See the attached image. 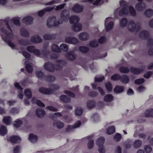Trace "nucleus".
I'll return each instance as SVG.
<instances>
[{
	"mask_svg": "<svg viewBox=\"0 0 153 153\" xmlns=\"http://www.w3.org/2000/svg\"><path fill=\"white\" fill-rule=\"evenodd\" d=\"M69 11L66 9L61 11L60 14L61 19L59 21L56 20V17L53 16L50 17L47 21V25L49 28L57 27L59 25L63 23L64 21L68 20L69 18Z\"/></svg>",
	"mask_w": 153,
	"mask_h": 153,
	"instance_id": "nucleus-1",
	"label": "nucleus"
},
{
	"mask_svg": "<svg viewBox=\"0 0 153 153\" xmlns=\"http://www.w3.org/2000/svg\"><path fill=\"white\" fill-rule=\"evenodd\" d=\"M5 25L7 26V29L10 31L9 32L4 27H1V25L0 24V28L2 33L1 34L2 38L3 40L6 43H7L12 49L16 47L15 44L12 42L11 40L13 38V36L12 33V31L11 28L8 22H7L5 24Z\"/></svg>",
	"mask_w": 153,
	"mask_h": 153,
	"instance_id": "nucleus-2",
	"label": "nucleus"
},
{
	"mask_svg": "<svg viewBox=\"0 0 153 153\" xmlns=\"http://www.w3.org/2000/svg\"><path fill=\"white\" fill-rule=\"evenodd\" d=\"M79 19L77 16L73 15L70 17L69 22L71 24H73L72 30L75 32L80 31L82 28V25L79 22Z\"/></svg>",
	"mask_w": 153,
	"mask_h": 153,
	"instance_id": "nucleus-3",
	"label": "nucleus"
},
{
	"mask_svg": "<svg viewBox=\"0 0 153 153\" xmlns=\"http://www.w3.org/2000/svg\"><path fill=\"white\" fill-rule=\"evenodd\" d=\"M140 27L139 23L136 24L134 21L132 20L129 22L128 25V30L131 33H137L139 31Z\"/></svg>",
	"mask_w": 153,
	"mask_h": 153,
	"instance_id": "nucleus-4",
	"label": "nucleus"
},
{
	"mask_svg": "<svg viewBox=\"0 0 153 153\" xmlns=\"http://www.w3.org/2000/svg\"><path fill=\"white\" fill-rule=\"evenodd\" d=\"M84 7L83 5H80L78 3L75 4L72 8L73 12L76 13H81L83 11Z\"/></svg>",
	"mask_w": 153,
	"mask_h": 153,
	"instance_id": "nucleus-5",
	"label": "nucleus"
},
{
	"mask_svg": "<svg viewBox=\"0 0 153 153\" xmlns=\"http://www.w3.org/2000/svg\"><path fill=\"white\" fill-rule=\"evenodd\" d=\"M53 91V90L51 88H45L42 87L39 89V93L45 95L52 94Z\"/></svg>",
	"mask_w": 153,
	"mask_h": 153,
	"instance_id": "nucleus-6",
	"label": "nucleus"
},
{
	"mask_svg": "<svg viewBox=\"0 0 153 153\" xmlns=\"http://www.w3.org/2000/svg\"><path fill=\"white\" fill-rule=\"evenodd\" d=\"M65 41L67 43L74 45H76L79 42V41L76 38L71 36L66 37L65 39Z\"/></svg>",
	"mask_w": 153,
	"mask_h": 153,
	"instance_id": "nucleus-7",
	"label": "nucleus"
},
{
	"mask_svg": "<svg viewBox=\"0 0 153 153\" xmlns=\"http://www.w3.org/2000/svg\"><path fill=\"white\" fill-rule=\"evenodd\" d=\"M44 68L46 70L50 72H54L55 70L54 64L49 61L47 62L45 64Z\"/></svg>",
	"mask_w": 153,
	"mask_h": 153,
	"instance_id": "nucleus-8",
	"label": "nucleus"
},
{
	"mask_svg": "<svg viewBox=\"0 0 153 153\" xmlns=\"http://www.w3.org/2000/svg\"><path fill=\"white\" fill-rule=\"evenodd\" d=\"M7 141L13 143H19L21 140V139L19 137L14 135L11 136L9 138H7Z\"/></svg>",
	"mask_w": 153,
	"mask_h": 153,
	"instance_id": "nucleus-9",
	"label": "nucleus"
},
{
	"mask_svg": "<svg viewBox=\"0 0 153 153\" xmlns=\"http://www.w3.org/2000/svg\"><path fill=\"white\" fill-rule=\"evenodd\" d=\"M81 125V121L78 120L76 121L73 126L69 125L65 129V131L66 132L72 131L75 128L79 127Z\"/></svg>",
	"mask_w": 153,
	"mask_h": 153,
	"instance_id": "nucleus-10",
	"label": "nucleus"
},
{
	"mask_svg": "<svg viewBox=\"0 0 153 153\" xmlns=\"http://www.w3.org/2000/svg\"><path fill=\"white\" fill-rule=\"evenodd\" d=\"M146 7V4L144 2H139L136 4L135 8L137 11H141L144 10Z\"/></svg>",
	"mask_w": 153,
	"mask_h": 153,
	"instance_id": "nucleus-11",
	"label": "nucleus"
},
{
	"mask_svg": "<svg viewBox=\"0 0 153 153\" xmlns=\"http://www.w3.org/2000/svg\"><path fill=\"white\" fill-rule=\"evenodd\" d=\"M78 37L80 40L85 41L89 39V36L87 33L82 32L78 34Z\"/></svg>",
	"mask_w": 153,
	"mask_h": 153,
	"instance_id": "nucleus-12",
	"label": "nucleus"
},
{
	"mask_svg": "<svg viewBox=\"0 0 153 153\" xmlns=\"http://www.w3.org/2000/svg\"><path fill=\"white\" fill-rule=\"evenodd\" d=\"M131 72L133 74L138 75L142 73L144 71V69L143 68H134L133 67H130V69Z\"/></svg>",
	"mask_w": 153,
	"mask_h": 153,
	"instance_id": "nucleus-13",
	"label": "nucleus"
},
{
	"mask_svg": "<svg viewBox=\"0 0 153 153\" xmlns=\"http://www.w3.org/2000/svg\"><path fill=\"white\" fill-rule=\"evenodd\" d=\"M35 114L38 117L42 118L45 115V112L44 109L37 108L36 110Z\"/></svg>",
	"mask_w": 153,
	"mask_h": 153,
	"instance_id": "nucleus-14",
	"label": "nucleus"
},
{
	"mask_svg": "<svg viewBox=\"0 0 153 153\" xmlns=\"http://www.w3.org/2000/svg\"><path fill=\"white\" fill-rule=\"evenodd\" d=\"M33 21V18L30 16H27L24 18L22 19L23 23L26 25H30L31 24Z\"/></svg>",
	"mask_w": 153,
	"mask_h": 153,
	"instance_id": "nucleus-15",
	"label": "nucleus"
},
{
	"mask_svg": "<svg viewBox=\"0 0 153 153\" xmlns=\"http://www.w3.org/2000/svg\"><path fill=\"white\" fill-rule=\"evenodd\" d=\"M65 58L70 61H74L76 58V56L72 51H68L65 55Z\"/></svg>",
	"mask_w": 153,
	"mask_h": 153,
	"instance_id": "nucleus-16",
	"label": "nucleus"
},
{
	"mask_svg": "<svg viewBox=\"0 0 153 153\" xmlns=\"http://www.w3.org/2000/svg\"><path fill=\"white\" fill-rule=\"evenodd\" d=\"M30 41L33 43H39L42 42V39L39 36L35 35L30 38Z\"/></svg>",
	"mask_w": 153,
	"mask_h": 153,
	"instance_id": "nucleus-17",
	"label": "nucleus"
},
{
	"mask_svg": "<svg viewBox=\"0 0 153 153\" xmlns=\"http://www.w3.org/2000/svg\"><path fill=\"white\" fill-rule=\"evenodd\" d=\"M109 17H108L106 18V20L105 21V27L106 30V31H108L111 30L113 28L114 26V23L113 22L111 21L109 22L106 26H105V25L106 23V22L107 20L109 19Z\"/></svg>",
	"mask_w": 153,
	"mask_h": 153,
	"instance_id": "nucleus-18",
	"label": "nucleus"
},
{
	"mask_svg": "<svg viewBox=\"0 0 153 153\" xmlns=\"http://www.w3.org/2000/svg\"><path fill=\"white\" fill-rule=\"evenodd\" d=\"M149 36V32L145 30L141 31L139 34V37L143 39H147Z\"/></svg>",
	"mask_w": 153,
	"mask_h": 153,
	"instance_id": "nucleus-19",
	"label": "nucleus"
},
{
	"mask_svg": "<svg viewBox=\"0 0 153 153\" xmlns=\"http://www.w3.org/2000/svg\"><path fill=\"white\" fill-rule=\"evenodd\" d=\"M37 77L38 79L41 80H44L46 75L42 72L41 71H37L36 73Z\"/></svg>",
	"mask_w": 153,
	"mask_h": 153,
	"instance_id": "nucleus-20",
	"label": "nucleus"
},
{
	"mask_svg": "<svg viewBox=\"0 0 153 153\" xmlns=\"http://www.w3.org/2000/svg\"><path fill=\"white\" fill-rule=\"evenodd\" d=\"M128 13V8L124 6L119 12V15L120 16H123L125 15H127Z\"/></svg>",
	"mask_w": 153,
	"mask_h": 153,
	"instance_id": "nucleus-21",
	"label": "nucleus"
},
{
	"mask_svg": "<svg viewBox=\"0 0 153 153\" xmlns=\"http://www.w3.org/2000/svg\"><path fill=\"white\" fill-rule=\"evenodd\" d=\"M55 77L51 75H46L45 81L49 83H52L56 80Z\"/></svg>",
	"mask_w": 153,
	"mask_h": 153,
	"instance_id": "nucleus-22",
	"label": "nucleus"
},
{
	"mask_svg": "<svg viewBox=\"0 0 153 153\" xmlns=\"http://www.w3.org/2000/svg\"><path fill=\"white\" fill-rule=\"evenodd\" d=\"M53 126L54 127H56L60 129L64 127V124L61 121L57 120L53 122Z\"/></svg>",
	"mask_w": 153,
	"mask_h": 153,
	"instance_id": "nucleus-23",
	"label": "nucleus"
},
{
	"mask_svg": "<svg viewBox=\"0 0 153 153\" xmlns=\"http://www.w3.org/2000/svg\"><path fill=\"white\" fill-rule=\"evenodd\" d=\"M38 137L37 135H35L33 134H30L28 137L29 141L31 143H35L38 140Z\"/></svg>",
	"mask_w": 153,
	"mask_h": 153,
	"instance_id": "nucleus-24",
	"label": "nucleus"
},
{
	"mask_svg": "<svg viewBox=\"0 0 153 153\" xmlns=\"http://www.w3.org/2000/svg\"><path fill=\"white\" fill-rule=\"evenodd\" d=\"M120 80L124 84L128 83L130 81L129 77L126 75L120 76Z\"/></svg>",
	"mask_w": 153,
	"mask_h": 153,
	"instance_id": "nucleus-25",
	"label": "nucleus"
},
{
	"mask_svg": "<svg viewBox=\"0 0 153 153\" xmlns=\"http://www.w3.org/2000/svg\"><path fill=\"white\" fill-rule=\"evenodd\" d=\"M145 16L147 18H150L153 16V10L151 9L146 10L144 13Z\"/></svg>",
	"mask_w": 153,
	"mask_h": 153,
	"instance_id": "nucleus-26",
	"label": "nucleus"
},
{
	"mask_svg": "<svg viewBox=\"0 0 153 153\" xmlns=\"http://www.w3.org/2000/svg\"><path fill=\"white\" fill-rule=\"evenodd\" d=\"M105 141L104 137H101L97 139L96 144L98 146H103Z\"/></svg>",
	"mask_w": 153,
	"mask_h": 153,
	"instance_id": "nucleus-27",
	"label": "nucleus"
},
{
	"mask_svg": "<svg viewBox=\"0 0 153 153\" xmlns=\"http://www.w3.org/2000/svg\"><path fill=\"white\" fill-rule=\"evenodd\" d=\"M60 100L65 103H68L70 102L71 100L70 98L66 95L62 94L59 97Z\"/></svg>",
	"mask_w": 153,
	"mask_h": 153,
	"instance_id": "nucleus-28",
	"label": "nucleus"
},
{
	"mask_svg": "<svg viewBox=\"0 0 153 153\" xmlns=\"http://www.w3.org/2000/svg\"><path fill=\"white\" fill-rule=\"evenodd\" d=\"M96 102L94 100H88L87 102V107L88 109H91L95 106Z\"/></svg>",
	"mask_w": 153,
	"mask_h": 153,
	"instance_id": "nucleus-29",
	"label": "nucleus"
},
{
	"mask_svg": "<svg viewBox=\"0 0 153 153\" xmlns=\"http://www.w3.org/2000/svg\"><path fill=\"white\" fill-rule=\"evenodd\" d=\"M142 144V142L141 140H137L133 142V145L134 148L137 149L140 148Z\"/></svg>",
	"mask_w": 153,
	"mask_h": 153,
	"instance_id": "nucleus-30",
	"label": "nucleus"
},
{
	"mask_svg": "<svg viewBox=\"0 0 153 153\" xmlns=\"http://www.w3.org/2000/svg\"><path fill=\"white\" fill-rule=\"evenodd\" d=\"M20 34L22 37H28L29 36V33L25 29L22 28L20 30Z\"/></svg>",
	"mask_w": 153,
	"mask_h": 153,
	"instance_id": "nucleus-31",
	"label": "nucleus"
},
{
	"mask_svg": "<svg viewBox=\"0 0 153 153\" xmlns=\"http://www.w3.org/2000/svg\"><path fill=\"white\" fill-rule=\"evenodd\" d=\"M51 51L53 52L60 53L61 52V50L56 44H54L52 45L51 47Z\"/></svg>",
	"mask_w": 153,
	"mask_h": 153,
	"instance_id": "nucleus-32",
	"label": "nucleus"
},
{
	"mask_svg": "<svg viewBox=\"0 0 153 153\" xmlns=\"http://www.w3.org/2000/svg\"><path fill=\"white\" fill-rule=\"evenodd\" d=\"M99 45L95 39L90 41L88 46L92 48H95L98 47Z\"/></svg>",
	"mask_w": 153,
	"mask_h": 153,
	"instance_id": "nucleus-33",
	"label": "nucleus"
},
{
	"mask_svg": "<svg viewBox=\"0 0 153 153\" xmlns=\"http://www.w3.org/2000/svg\"><path fill=\"white\" fill-rule=\"evenodd\" d=\"M128 23V20L126 18H123L120 20V26L121 27H124L126 26Z\"/></svg>",
	"mask_w": 153,
	"mask_h": 153,
	"instance_id": "nucleus-34",
	"label": "nucleus"
},
{
	"mask_svg": "<svg viewBox=\"0 0 153 153\" xmlns=\"http://www.w3.org/2000/svg\"><path fill=\"white\" fill-rule=\"evenodd\" d=\"M124 89L123 86H116L114 89V91L116 93H120L123 92Z\"/></svg>",
	"mask_w": 153,
	"mask_h": 153,
	"instance_id": "nucleus-35",
	"label": "nucleus"
},
{
	"mask_svg": "<svg viewBox=\"0 0 153 153\" xmlns=\"http://www.w3.org/2000/svg\"><path fill=\"white\" fill-rule=\"evenodd\" d=\"M3 121L6 125H10L11 122V118L9 116H5L4 117Z\"/></svg>",
	"mask_w": 153,
	"mask_h": 153,
	"instance_id": "nucleus-36",
	"label": "nucleus"
},
{
	"mask_svg": "<svg viewBox=\"0 0 153 153\" xmlns=\"http://www.w3.org/2000/svg\"><path fill=\"white\" fill-rule=\"evenodd\" d=\"M105 88L108 93H110L112 90V85L110 82H106L105 84Z\"/></svg>",
	"mask_w": 153,
	"mask_h": 153,
	"instance_id": "nucleus-37",
	"label": "nucleus"
},
{
	"mask_svg": "<svg viewBox=\"0 0 153 153\" xmlns=\"http://www.w3.org/2000/svg\"><path fill=\"white\" fill-rule=\"evenodd\" d=\"M7 133L6 127L4 125H1L0 127V134L4 136Z\"/></svg>",
	"mask_w": 153,
	"mask_h": 153,
	"instance_id": "nucleus-38",
	"label": "nucleus"
},
{
	"mask_svg": "<svg viewBox=\"0 0 153 153\" xmlns=\"http://www.w3.org/2000/svg\"><path fill=\"white\" fill-rule=\"evenodd\" d=\"M145 116L147 117H153V108L146 110L145 112Z\"/></svg>",
	"mask_w": 153,
	"mask_h": 153,
	"instance_id": "nucleus-39",
	"label": "nucleus"
},
{
	"mask_svg": "<svg viewBox=\"0 0 153 153\" xmlns=\"http://www.w3.org/2000/svg\"><path fill=\"white\" fill-rule=\"evenodd\" d=\"M114 98L112 94H107L104 97V100L106 102H109L112 101Z\"/></svg>",
	"mask_w": 153,
	"mask_h": 153,
	"instance_id": "nucleus-40",
	"label": "nucleus"
},
{
	"mask_svg": "<svg viewBox=\"0 0 153 153\" xmlns=\"http://www.w3.org/2000/svg\"><path fill=\"white\" fill-rule=\"evenodd\" d=\"M79 50L81 53H86L88 52L89 48L86 46H81L79 47Z\"/></svg>",
	"mask_w": 153,
	"mask_h": 153,
	"instance_id": "nucleus-41",
	"label": "nucleus"
},
{
	"mask_svg": "<svg viewBox=\"0 0 153 153\" xmlns=\"http://www.w3.org/2000/svg\"><path fill=\"white\" fill-rule=\"evenodd\" d=\"M25 69L28 73L31 74L33 72V67L30 64L27 63L25 65Z\"/></svg>",
	"mask_w": 153,
	"mask_h": 153,
	"instance_id": "nucleus-42",
	"label": "nucleus"
},
{
	"mask_svg": "<svg viewBox=\"0 0 153 153\" xmlns=\"http://www.w3.org/2000/svg\"><path fill=\"white\" fill-rule=\"evenodd\" d=\"M115 131V127L113 126H111L107 129L106 133L108 134L111 135L113 134Z\"/></svg>",
	"mask_w": 153,
	"mask_h": 153,
	"instance_id": "nucleus-43",
	"label": "nucleus"
},
{
	"mask_svg": "<svg viewBox=\"0 0 153 153\" xmlns=\"http://www.w3.org/2000/svg\"><path fill=\"white\" fill-rule=\"evenodd\" d=\"M19 43L21 45L24 46H26L29 45V41L27 39H21L18 41Z\"/></svg>",
	"mask_w": 153,
	"mask_h": 153,
	"instance_id": "nucleus-44",
	"label": "nucleus"
},
{
	"mask_svg": "<svg viewBox=\"0 0 153 153\" xmlns=\"http://www.w3.org/2000/svg\"><path fill=\"white\" fill-rule=\"evenodd\" d=\"M44 39L45 40H49L54 39V35L53 34H46L43 36Z\"/></svg>",
	"mask_w": 153,
	"mask_h": 153,
	"instance_id": "nucleus-45",
	"label": "nucleus"
},
{
	"mask_svg": "<svg viewBox=\"0 0 153 153\" xmlns=\"http://www.w3.org/2000/svg\"><path fill=\"white\" fill-rule=\"evenodd\" d=\"M83 112L82 108L80 107H77L75 111V114L77 116H79L82 115Z\"/></svg>",
	"mask_w": 153,
	"mask_h": 153,
	"instance_id": "nucleus-46",
	"label": "nucleus"
},
{
	"mask_svg": "<svg viewBox=\"0 0 153 153\" xmlns=\"http://www.w3.org/2000/svg\"><path fill=\"white\" fill-rule=\"evenodd\" d=\"M25 95L28 99H30L32 97V94L31 90L28 89H26L24 91Z\"/></svg>",
	"mask_w": 153,
	"mask_h": 153,
	"instance_id": "nucleus-47",
	"label": "nucleus"
},
{
	"mask_svg": "<svg viewBox=\"0 0 153 153\" xmlns=\"http://www.w3.org/2000/svg\"><path fill=\"white\" fill-rule=\"evenodd\" d=\"M120 72L122 73H128L129 72V69L127 67L122 66L119 68Z\"/></svg>",
	"mask_w": 153,
	"mask_h": 153,
	"instance_id": "nucleus-48",
	"label": "nucleus"
},
{
	"mask_svg": "<svg viewBox=\"0 0 153 153\" xmlns=\"http://www.w3.org/2000/svg\"><path fill=\"white\" fill-rule=\"evenodd\" d=\"M130 14L133 16H135L136 14V12L134 8L131 6H130L129 7Z\"/></svg>",
	"mask_w": 153,
	"mask_h": 153,
	"instance_id": "nucleus-49",
	"label": "nucleus"
},
{
	"mask_svg": "<svg viewBox=\"0 0 153 153\" xmlns=\"http://www.w3.org/2000/svg\"><path fill=\"white\" fill-rule=\"evenodd\" d=\"M49 86L51 88H51L52 89H53V90L52 94H53L54 93L55 90H59L60 88L59 86L58 85L56 84H51Z\"/></svg>",
	"mask_w": 153,
	"mask_h": 153,
	"instance_id": "nucleus-50",
	"label": "nucleus"
},
{
	"mask_svg": "<svg viewBox=\"0 0 153 153\" xmlns=\"http://www.w3.org/2000/svg\"><path fill=\"white\" fill-rule=\"evenodd\" d=\"M120 76L119 74H116L112 76L111 77V79L112 80L116 81L120 79Z\"/></svg>",
	"mask_w": 153,
	"mask_h": 153,
	"instance_id": "nucleus-51",
	"label": "nucleus"
},
{
	"mask_svg": "<svg viewBox=\"0 0 153 153\" xmlns=\"http://www.w3.org/2000/svg\"><path fill=\"white\" fill-rule=\"evenodd\" d=\"M91 119L93 120V121L94 122H97L100 120L98 114L97 113H95L93 114L91 117Z\"/></svg>",
	"mask_w": 153,
	"mask_h": 153,
	"instance_id": "nucleus-52",
	"label": "nucleus"
},
{
	"mask_svg": "<svg viewBox=\"0 0 153 153\" xmlns=\"http://www.w3.org/2000/svg\"><path fill=\"white\" fill-rule=\"evenodd\" d=\"M15 123L13 125L16 128L20 127L23 123L22 121L21 120H18L15 121Z\"/></svg>",
	"mask_w": 153,
	"mask_h": 153,
	"instance_id": "nucleus-53",
	"label": "nucleus"
},
{
	"mask_svg": "<svg viewBox=\"0 0 153 153\" xmlns=\"http://www.w3.org/2000/svg\"><path fill=\"white\" fill-rule=\"evenodd\" d=\"M12 21L15 25L19 26H20L21 23L19 18H13Z\"/></svg>",
	"mask_w": 153,
	"mask_h": 153,
	"instance_id": "nucleus-54",
	"label": "nucleus"
},
{
	"mask_svg": "<svg viewBox=\"0 0 153 153\" xmlns=\"http://www.w3.org/2000/svg\"><path fill=\"white\" fill-rule=\"evenodd\" d=\"M106 41V39L105 37L104 36H102L98 39L97 42L101 44H102L105 43Z\"/></svg>",
	"mask_w": 153,
	"mask_h": 153,
	"instance_id": "nucleus-55",
	"label": "nucleus"
},
{
	"mask_svg": "<svg viewBox=\"0 0 153 153\" xmlns=\"http://www.w3.org/2000/svg\"><path fill=\"white\" fill-rule=\"evenodd\" d=\"M94 141L93 140H90L87 144L88 148L89 149H92L94 146Z\"/></svg>",
	"mask_w": 153,
	"mask_h": 153,
	"instance_id": "nucleus-56",
	"label": "nucleus"
},
{
	"mask_svg": "<svg viewBox=\"0 0 153 153\" xmlns=\"http://www.w3.org/2000/svg\"><path fill=\"white\" fill-rule=\"evenodd\" d=\"M60 50H61L64 51H67L68 50V47L66 44L62 43L60 46Z\"/></svg>",
	"mask_w": 153,
	"mask_h": 153,
	"instance_id": "nucleus-57",
	"label": "nucleus"
},
{
	"mask_svg": "<svg viewBox=\"0 0 153 153\" xmlns=\"http://www.w3.org/2000/svg\"><path fill=\"white\" fill-rule=\"evenodd\" d=\"M121 138V135L119 133H117L113 137L114 139L116 142H118L120 140Z\"/></svg>",
	"mask_w": 153,
	"mask_h": 153,
	"instance_id": "nucleus-58",
	"label": "nucleus"
},
{
	"mask_svg": "<svg viewBox=\"0 0 153 153\" xmlns=\"http://www.w3.org/2000/svg\"><path fill=\"white\" fill-rule=\"evenodd\" d=\"M145 82L143 78H140L136 79L134 80V83L137 85H140L143 83Z\"/></svg>",
	"mask_w": 153,
	"mask_h": 153,
	"instance_id": "nucleus-59",
	"label": "nucleus"
},
{
	"mask_svg": "<svg viewBox=\"0 0 153 153\" xmlns=\"http://www.w3.org/2000/svg\"><path fill=\"white\" fill-rule=\"evenodd\" d=\"M22 54L25 58L27 59H29L31 57L30 54L26 51H23L22 52Z\"/></svg>",
	"mask_w": 153,
	"mask_h": 153,
	"instance_id": "nucleus-60",
	"label": "nucleus"
},
{
	"mask_svg": "<svg viewBox=\"0 0 153 153\" xmlns=\"http://www.w3.org/2000/svg\"><path fill=\"white\" fill-rule=\"evenodd\" d=\"M144 148L146 153H150L152 151V148L149 145L145 146Z\"/></svg>",
	"mask_w": 153,
	"mask_h": 153,
	"instance_id": "nucleus-61",
	"label": "nucleus"
},
{
	"mask_svg": "<svg viewBox=\"0 0 153 153\" xmlns=\"http://www.w3.org/2000/svg\"><path fill=\"white\" fill-rule=\"evenodd\" d=\"M153 74V72L151 71H147L143 75V77L146 79L149 78Z\"/></svg>",
	"mask_w": 153,
	"mask_h": 153,
	"instance_id": "nucleus-62",
	"label": "nucleus"
},
{
	"mask_svg": "<svg viewBox=\"0 0 153 153\" xmlns=\"http://www.w3.org/2000/svg\"><path fill=\"white\" fill-rule=\"evenodd\" d=\"M64 93L72 97H75V95L74 93L68 90L64 91Z\"/></svg>",
	"mask_w": 153,
	"mask_h": 153,
	"instance_id": "nucleus-63",
	"label": "nucleus"
},
{
	"mask_svg": "<svg viewBox=\"0 0 153 153\" xmlns=\"http://www.w3.org/2000/svg\"><path fill=\"white\" fill-rule=\"evenodd\" d=\"M35 49V47L33 46H27V51L29 52L32 53H33Z\"/></svg>",
	"mask_w": 153,
	"mask_h": 153,
	"instance_id": "nucleus-64",
	"label": "nucleus"
}]
</instances>
